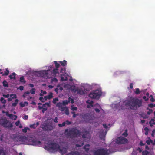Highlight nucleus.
I'll return each instance as SVG.
<instances>
[{"instance_id":"f257e3e1","label":"nucleus","mask_w":155,"mask_h":155,"mask_svg":"<svg viewBox=\"0 0 155 155\" xmlns=\"http://www.w3.org/2000/svg\"><path fill=\"white\" fill-rule=\"evenodd\" d=\"M125 105L127 107H129L131 109H134L135 108L141 106L142 101L137 98H131L127 101Z\"/></svg>"},{"instance_id":"f03ea898","label":"nucleus","mask_w":155,"mask_h":155,"mask_svg":"<svg viewBox=\"0 0 155 155\" xmlns=\"http://www.w3.org/2000/svg\"><path fill=\"white\" fill-rule=\"evenodd\" d=\"M64 132L67 136L71 138L77 137L81 134L80 131L77 129L76 127L72 128L69 130L68 129H66L65 130Z\"/></svg>"},{"instance_id":"7ed1b4c3","label":"nucleus","mask_w":155,"mask_h":155,"mask_svg":"<svg viewBox=\"0 0 155 155\" xmlns=\"http://www.w3.org/2000/svg\"><path fill=\"white\" fill-rule=\"evenodd\" d=\"M0 125L5 128L10 129L12 127V124L6 117L0 119Z\"/></svg>"},{"instance_id":"20e7f679","label":"nucleus","mask_w":155,"mask_h":155,"mask_svg":"<svg viewBox=\"0 0 155 155\" xmlns=\"http://www.w3.org/2000/svg\"><path fill=\"white\" fill-rule=\"evenodd\" d=\"M101 94V91L96 90L89 94V97L93 99H98Z\"/></svg>"},{"instance_id":"39448f33","label":"nucleus","mask_w":155,"mask_h":155,"mask_svg":"<svg viewBox=\"0 0 155 155\" xmlns=\"http://www.w3.org/2000/svg\"><path fill=\"white\" fill-rule=\"evenodd\" d=\"M94 155H108L107 149L102 148L98 149L94 152Z\"/></svg>"},{"instance_id":"423d86ee","label":"nucleus","mask_w":155,"mask_h":155,"mask_svg":"<svg viewBox=\"0 0 155 155\" xmlns=\"http://www.w3.org/2000/svg\"><path fill=\"white\" fill-rule=\"evenodd\" d=\"M128 142V140L125 138L120 136L117 138L116 142L118 144H125Z\"/></svg>"},{"instance_id":"0eeeda50","label":"nucleus","mask_w":155,"mask_h":155,"mask_svg":"<svg viewBox=\"0 0 155 155\" xmlns=\"http://www.w3.org/2000/svg\"><path fill=\"white\" fill-rule=\"evenodd\" d=\"M42 128L44 130H52L53 129L52 123L50 122L47 123Z\"/></svg>"},{"instance_id":"6e6552de","label":"nucleus","mask_w":155,"mask_h":155,"mask_svg":"<svg viewBox=\"0 0 155 155\" xmlns=\"http://www.w3.org/2000/svg\"><path fill=\"white\" fill-rule=\"evenodd\" d=\"M38 77L43 78H47L48 72L47 70H44L40 71L38 72Z\"/></svg>"},{"instance_id":"1a4fd4ad","label":"nucleus","mask_w":155,"mask_h":155,"mask_svg":"<svg viewBox=\"0 0 155 155\" xmlns=\"http://www.w3.org/2000/svg\"><path fill=\"white\" fill-rule=\"evenodd\" d=\"M49 145L51 146L49 147V148L50 149L58 151L59 150L60 148L59 145L56 143H50Z\"/></svg>"},{"instance_id":"9d476101","label":"nucleus","mask_w":155,"mask_h":155,"mask_svg":"<svg viewBox=\"0 0 155 155\" xmlns=\"http://www.w3.org/2000/svg\"><path fill=\"white\" fill-rule=\"evenodd\" d=\"M68 147H63V149H61L60 148L59 150V151L62 154H64L66 153L67 152V149L68 148Z\"/></svg>"},{"instance_id":"9b49d317","label":"nucleus","mask_w":155,"mask_h":155,"mask_svg":"<svg viewBox=\"0 0 155 155\" xmlns=\"http://www.w3.org/2000/svg\"><path fill=\"white\" fill-rule=\"evenodd\" d=\"M39 123L37 122L36 123H34L32 124H30V127L31 128L35 129L39 125Z\"/></svg>"},{"instance_id":"f8f14e48","label":"nucleus","mask_w":155,"mask_h":155,"mask_svg":"<svg viewBox=\"0 0 155 155\" xmlns=\"http://www.w3.org/2000/svg\"><path fill=\"white\" fill-rule=\"evenodd\" d=\"M16 73H12V75H10L9 76V77L10 79H15L16 77Z\"/></svg>"},{"instance_id":"ddd939ff","label":"nucleus","mask_w":155,"mask_h":155,"mask_svg":"<svg viewBox=\"0 0 155 155\" xmlns=\"http://www.w3.org/2000/svg\"><path fill=\"white\" fill-rule=\"evenodd\" d=\"M105 135H106V133L104 134L103 133V131L100 134L99 137H100V138L101 139H103L104 140L105 136Z\"/></svg>"},{"instance_id":"4468645a","label":"nucleus","mask_w":155,"mask_h":155,"mask_svg":"<svg viewBox=\"0 0 155 155\" xmlns=\"http://www.w3.org/2000/svg\"><path fill=\"white\" fill-rule=\"evenodd\" d=\"M66 69L65 68H61V71H60V73H62L61 75L62 76L64 75L65 73Z\"/></svg>"},{"instance_id":"2eb2a0df","label":"nucleus","mask_w":155,"mask_h":155,"mask_svg":"<svg viewBox=\"0 0 155 155\" xmlns=\"http://www.w3.org/2000/svg\"><path fill=\"white\" fill-rule=\"evenodd\" d=\"M59 63L61 64V65L62 66H66L67 63V61L64 60L63 61H60Z\"/></svg>"},{"instance_id":"dca6fc26","label":"nucleus","mask_w":155,"mask_h":155,"mask_svg":"<svg viewBox=\"0 0 155 155\" xmlns=\"http://www.w3.org/2000/svg\"><path fill=\"white\" fill-rule=\"evenodd\" d=\"M89 116V115L88 114H85L82 116V117L85 120L88 119Z\"/></svg>"},{"instance_id":"f3484780","label":"nucleus","mask_w":155,"mask_h":155,"mask_svg":"<svg viewBox=\"0 0 155 155\" xmlns=\"http://www.w3.org/2000/svg\"><path fill=\"white\" fill-rule=\"evenodd\" d=\"M77 91L78 93L80 94L83 95L84 94V90L81 89H78L77 90Z\"/></svg>"},{"instance_id":"a211bd4d","label":"nucleus","mask_w":155,"mask_h":155,"mask_svg":"<svg viewBox=\"0 0 155 155\" xmlns=\"http://www.w3.org/2000/svg\"><path fill=\"white\" fill-rule=\"evenodd\" d=\"M154 121L155 120L154 119H151V120L150 121L149 123L150 124V127H152L153 125H155Z\"/></svg>"},{"instance_id":"6ab92c4d","label":"nucleus","mask_w":155,"mask_h":155,"mask_svg":"<svg viewBox=\"0 0 155 155\" xmlns=\"http://www.w3.org/2000/svg\"><path fill=\"white\" fill-rule=\"evenodd\" d=\"M19 81L24 84H25L26 82L23 76H22L20 78Z\"/></svg>"},{"instance_id":"aec40b11","label":"nucleus","mask_w":155,"mask_h":155,"mask_svg":"<svg viewBox=\"0 0 155 155\" xmlns=\"http://www.w3.org/2000/svg\"><path fill=\"white\" fill-rule=\"evenodd\" d=\"M18 99H16L15 100V102L13 103L12 104V107H15L17 106L18 103Z\"/></svg>"},{"instance_id":"412c9836","label":"nucleus","mask_w":155,"mask_h":155,"mask_svg":"<svg viewBox=\"0 0 155 155\" xmlns=\"http://www.w3.org/2000/svg\"><path fill=\"white\" fill-rule=\"evenodd\" d=\"M53 93L51 92H50L49 93V94L47 95V98H48V99H51L53 97Z\"/></svg>"},{"instance_id":"4be33fe9","label":"nucleus","mask_w":155,"mask_h":155,"mask_svg":"<svg viewBox=\"0 0 155 155\" xmlns=\"http://www.w3.org/2000/svg\"><path fill=\"white\" fill-rule=\"evenodd\" d=\"M33 142L34 143L35 145L40 144L41 143V142L39 140L37 141L33 140Z\"/></svg>"},{"instance_id":"5701e85b","label":"nucleus","mask_w":155,"mask_h":155,"mask_svg":"<svg viewBox=\"0 0 155 155\" xmlns=\"http://www.w3.org/2000/svg\"><path fill=\"white\" fill-rule=\"evenodd\" d=\"M3 86L5 87H8V84L6 81H3Z\"/></svg>"},{"instance_id":"b1692460","label":"nucleus","mask_w":155,"mask_h":155,"mask_svg":"<svg viewBox=\"0 0 155 155\" xmlns=\"http://www.w3.org/2000/svg\"><path fill=\"white\" fill-rule=\"evenodd\" d=\"M41 93H40L39 94V95L40 96H43V94H46L47 93V92L45 91H44L43 90H41Z\"/></svg>"},{"instance_id":"393cba45","label":"nucleus","mask_w":155,"mask_h":155,"mask_svg":"<svg viewBox=\"0 0 155 155\" xmlns=\"http://www.w3.org/2000/svg\"><path fill=\"white\" fill-rule=\"evenodd\" d=\"M90 101V100H87V101H86V102L87 103L89 104L91 107H93V101H91L90 102L89 101Z\"/></svg>"},{"instance_id":"a878e982","label":"nucleus","mask_w":155,"mask_h":155,"mask_svg":"<svg viewBox=\"0 0 155 155\" xmlns=\"http://www.w3.org/2000/svg\"><path fill=\"white\" fill-rule=\"evenodd\" d=\"M5 70L6 71H5V73H4V74H3V76L8 75L9 73V71L7 68H6Z\"/></svg>"},{"instance_id":"bb28decb","label":"nucleus","mask_w":155,"mask_h":155,"mask_svg":"<svg viewBox=\"0 0 155 155\" xmlns=\"http://www.w3.org/2000/svg\"><path fill=\"white\" fill-rule=\"evenodd\" d=\"M146 143L148 145H149L151 143H152V140L150 139V138H149V140H147L146 141Z\"/></svg>"},{"instance_id":"cd10ccee","label":"nucleus","mask_w":155,"mask_h":155,"mask_svg":"<svg viewBox=\"0 0 155 155\" xmlns=\"http://www.w3.org/2000/svg\"><path fill=\"white\" fill-rule=\"evenodd\" d=\"M69 155H79L78 153L76 151L71 152L69 153Z\"/></svg>"},{"instance_id":"c85d7f7f","label":"nucleus","mask_w":155,"mask_h":155,"mask_svg":"<svg viewBox=\"0 0 155 155\" xmlns=\"http://www.w3.org/2000/svg\"><path fill=\"white\" fill-rule=\"evenodd\" d=\"M27 130H30L29 128L28 127H25L24 128L22 129V131L24 133H26L27 131Z\"/></svg>"},{"instance_id":"c756f323","label":"nucleus","mask_w":155,"mask_h":155,"mask_svg":"<svg viewBox=\"0 0 155 155\" xmlns=\"http://www.w3.org/2000/svg\"><path fill=\"white\" fill-rule=\"evenodd\" d=\"M1 102L4 104H5L6 103V100L3 97H1L0 98Z\"/></svg>"},{"instance_id":"7c9ffc66","label":"nucleus","mask_w":155,"mask_h":155,"mask_svg":"<svg viewBox=\"0 0 155 155\" xmlns=\"http://www.w3.org/2000/svg\"><path fill=\"white\" fill-rule=\"evenodd\" d=\"M0 155H6L3 149H0Z\"/></svg>"},{"instance_id":"2f4dec72","label":"nucleus","mask_w":155,"mask_h":155,"mask_svg":"<svg viewBox=\"0 0 155 155\" xmlns=\"http://www.w3.org/2000/svg\"><path fill=\"white\" fill-rule=\"evenodd\" d=\"M140 93V89L138 88H136L135 89V93L136 94H139Z\"/></svg>"},{"instance_id":"473e14b6","label":"nucleus","mask_w":155,"mask_h":155,"mask_svg":"<svg viewBox=\"0 0 155 155\" xmlns=\"http://www.w3.org/2000/svg\"><path fill=\"white\" fill-rule=\"evenodd\" d=\"M6 115L11 119L14 118V115H13L12 114H9L7 113L6 114Z\"/></svg>"},{"instance_id":"72a5a7b5","label":"nucleus","mask_w":155,"mask_h":155,"mask_svg":"<svg viewBox=\"0 0 155 155\" xmlns=\"http://www.w3.org/2000/svg\"><path fill=\"white\" fill-rule=\"evenodd\" d=\"M58 81V80L56 78H54L52 79H51V83H53L54 82H57Z\"/></svg>"},{"instance_id":"f704fd0d","label":"nucleus","mask_w":155,"mask_h":155,"mask_svg":"<svg viewBox=\"0 0 155 155\" xmlns=\"http://www.w3.org/2000/svg\"><path fill=\"white\" fill-rule=\"evenodd\" d=\"M63 104L59 102L57 104V106L58 107H62Z\"/></svg>"},{"instance_id":"c9c22d12","label":"nucleus","mask_w":155,"mask_h":155,"mask_svg":"<svg viewBox=\"0 0 155 155\" xmlns=\"http://www.w3.org/2000/svg\"><path fill=\"white\" fill-rule=\"evenodd\" d=\"M143 155H148L149 154V152L147 150L143 151L142 153Z\"/></svg>"},{"instance_id":"e433bc0d","label":"nucleus","mask_w":155,"mask_h":155,"mask_svg":"<svg viewBox=\"0 0 155 155\" xmlns=\"http://www.w3.org/2000/svg\"><path fill=\"white\" fill-rule=\"evenodd\" d=\"M65 125H66V123H65V122H63L62 123V124H58V126L59 127H63V126H65Z\"/></svg>"},{"instance_id":"4c0bfd02","label":"nucleus","mask_w":155,"mask_h":155,"mask_svg":"<svg viewBox=\"0 0 155 155\" xmlns=\"http://www.w3.org/2000/svg\"><path fill=\"white\" fill-rule=\"evenodd\" d=\"M69 102V101L67 100H64L63 102V104L64 105H67L68 104V103Z\"/></svg>"},{"instance_id":"58836bf2","label":"nucleus","mask_w":155,"mask_h":155,"mask_svg":"<svg viewBox=\"0 0 155 155\" xmlns=\"http://www.w3.org/2000/svg\"><path fill=\"white\" fill-rule=\"evenodd\" d=\"M36 90L34 88H33L31 89V90L30 91V92L32 94H34L35 93Z\"/></svg>"},{"instance_id":"ea45409f","label":"nucleus","mask_w":155,"mask_h":155,"mask_svg":"<svg viewBox=\"0 0 155 155\" xmlns=\"http://www.w3.org/2000/svg\"><path fill=\"white\" fill-rule=\"evenodd\" d=\"M54 63L56 68L58 69L60 66V64L56 61H54Z\"/></svg>"},{"instance_id":"a19ab883","label":"nucleus","mask_w":155,"mask_h":155,"mask_svg":"<svg viewBox=\"0 0 155 155\" xmlns=\"http://www.w3.org/2000/svg\"><path fill=\"white\" fill-rule=\"evenodd\" d=\"M85 134H84L82 136V137L83 138H86V135L87 134H88L89 133V132L88 131H86L85 132Z\"/></svg>"},{"instance_id":"79ce46f5","label":"nucleus","mask_w":155,"mask_h":155,"mask_svg":"<svg viewBox=\"0 0 155 155\" xmlns=\"http://www.w3.org/2000/svg\"><path fill=\"white\" fill-rule=\"evenodd\" d=\"M58 101V98H54L53 99V102L54 104H56L57 101Z\"/></svg>"},{"instance_id":"37998d69","label":"nucleus","mask_w":155,"mask_h":155,"mask_svg":"<svg viewBox=\"0 0 155 155\" xmlns=\"http://www.w3.org/2000/svg\"><path fill=\"white\" fill-rule=\"evenodd\" d=\"M122 135L125 137H127L128 135L127 133V130H126L123 133Z\"/></svg>"},{"instance_id":"c03bdc74","label":"nucleus","mask_w":155,"mask_h":155,"mask_svg":"<svg viewBox=\"0 0 155 155\" xmlns=\"http://www.w3.org/2000/svg\"><path fill=\"white\" fill-rule=\"evenodd\" d=\"M68 101H70L71 103L72 104L74 102V100L73 99H72L71 98V97H69L68 99Z\"/></svg>"},{"instance_id":"a18cd8bd","label":"nucleus","mask_w":155,"mask_h":155,"mask_svg":"<svg viewBox=\"0 0 155 155\" xmlns=\"http://www.w3.org/2000/svg\"><path fill=\"white\" fill-rule=\"evenodd\" d=\"M10 97H12L13 99L16 98L17 97V95L15 94H11Z\"/></svg>"},{"instance_id":"49530a36","label":"nucleus","mask_w":155,"mask_h":155,"mask_svg":"<svg viewBox=\"0 0 155 155\" xmlns=\"http://www.w3.org/2000/svg\"><path fill=\"white\" fill-rule=\"evenodd\" d=\"M150 101L152 102H153L155 101V99L153 98V96L151 95H150Z\"/></svg>"},{"instance_id":"de8ad7c7","label":"nucleus","mask_w":155,"mask_h":155,"mask_svg":"<svg viewBox=\"0 0 155 155\" xmlns=\"http://www.w3.org/2000/svg\"><path fill=\"white\" fill-rule=\"evenodd\" d=\"M19 105L21 107H24L25 106L24 103L21 102L19 103Z\"/></svg>"},{"instance_id":"09e8293b","label":"nucleus","mask_w":155,"mask_h":155,"mask_svg":"<svg viewBox=\"0 0 155 155\" xmlns=\"http://www.w3.org/2000/svg\"><path fill=\"white\" fill-rule=\"evenodd\" d=\"M47 110V108L43 107L42 109V112L43 113Z\"/></svg>"},{"instance_id":"8fccbe9b","label":"nucleus","mask_w":155,"mask_h":155,"mask_svg":"<svg viewBox=\"0 0 155 155\" xmlns=\"http://www.w3.org/2000/svg\"><path fill=\"white\" fill-rule=\"evenodd\" d=\"M65 122L66 124H67L68 125H69L71 124V122L68 120H66Z\"/></svg>"},{"instance_id":"3c124183","label":"nucleus","mask_w":155,"mask_h":155,"mask_svg":"<svg viewBox=\"0 0 155 155\" xmlns=\"http://www.w3.org/2000/svg\"><path fill=\"white\" fill-rule=\"evenodd\" d=\"M39 99L40 100L41 102H44L45 101V99L42 97H40Z\"/></svg>"},{"instance_id":"603ef678","label":"nucleus","mask_w":155,"mask_h":155,"mask_svg":"<svg viewBox=\"0 0 155 155\" xmlns=\"http://www.w3.org/2000/svg\"><path fill=\"white\" fill-rule=\"evenodd\" d=\"M10 95L9 94H3L2 96L4 97L5 98H8L9 96Z\"/></svg>"},{"instance_id":"864d4df0","label":"nucleus","mask_w":155,"mask_h":155,"mask_svg":"<svg viewBox=\"0 0 155 155\" xmlns=\"http://www.w3.org/2000/svg\"><path fill=\"white\" fill-rule=\"evenodd\" d=\"M87 146L89 147V145L88 144L87 145H85L84 147V148L85 149L86 151H88L89 150V148H86V147H87Z\"/></svg>"},{"instance_id":"5fc2aeb1","label":"nucleus","mask_w":155,"mask_h":155,"mask_svg":"<svg viewBox=\"0 0 155 155\" xmlns=\"http://www.w3.org/2000/svg\"><path fill=\"white\" fill-rule=\"evenodd\" d=\"M152 112H153V110L152 109H149V111L147 112V114L148 115H150Z\"/></svg>"},{"instance_id":"6e6d98bb","label":"nucleus","mask_w":155,"mask_h":155,"mask_svg":"<svg viewBox=\"0 0 155 155\" xmlns=\"http://www.w3.org/2000/svg\"><path fill=\"white\" fill-rule=\"evenodd\" d=\"M65 113L67 115H68L69 114V111L68 109H66L65 110Z\"/></svg>"},{"instance_id":"4d7b16f0","label":"nucleus","mask_w":155,"mask_h":155,"mask_svg":"<svg viewBox=\"0 0 155 155\" xmlns=\"http://www.w3.org/2000/svg\"><path fill=\"white\" fill-rule=\"evenodd\" d=\"M15 124L16 126H19L21 124L20 121L19 120H18L15 122Z\"/></svg>"},{"instance_id":"13d9d810","label":"nucleus","mask_w":155,"mask_h":155,"mask_svg":"<svg viewBox=\"0 0 155 155\" xmlns=\"http://www.w3.org/2000/svg\"><path fill=\"white\" fill-rule=\"evenodd\" d=\"M61 80L62 81H65L66 80L61 75Z\"/></svg>"},{"instance_id":"bf43d9fd","label":"nucleus","mask_w":155,"mask_h":155,"mask_svg":"<svg viewBox=\"0 0 155 155\" xmlns=\"http://www.w3.org/2000/svg\"><path fill=\"white\" fill-rule=\"evenodd\" d=\"M154 135H155V130H153L152 131V133L151 134V136L152 137H153L154 136Z\"/></svg>"},{"instance_id":"052dcab7","label":"nucleus","mask_w":155,"mask_h":155,"mask_svg":"<svg viewBox=\"0 0 155 155\" xmlns=\"http://www.w3.org/2000/svg\"><path fill=\"white\" fill-rule=\"evenodd\" d=\"M19 89L20 91H22L23 90L24 87L22 86H20L19 87Z\"/></svg>"},{"instance_id":"680f3d73","label":"nucleus","mask_w":155,"mask_h":155,"mask_svg":"<svg viewBox=\"0 0 155 155\" xmlns=\"http://www.w3.org/2000/svg\"><path fill=\"white\" fill-rule=\"evenodd\" d=\"M71 109L73 111L76 110H77V108L76 107H72Z\"/></svg>"},{"instance_id":"e2e57ef3","label":"nucleus","mask_w":155,"mask_h":155,"mask_svg":"<svg viewBox=\"0 0 155 155\" xmlns=\"http://www.w3.org/2000/svg\"><path fill=\"white\" fill-rule=\"evenodd\" d=\"M143 99L145 101H148L149 100V98L148 97H147L145 96H144L143 97Z\"/></svg>"},{"instance_id":"0e129e2a","label":"nucleus","mask_w":155,"mask_h":155,"mask_svg":"<svg viewBox=\"0 0 155 155\" xmlns=\"http://www.w3.org/2000/svg\"><path fill=\"white\" fill-rule=\"evenodd\" d=\"M23 118L25 120H27L28 118V115H25L24 116Z\"/></svg>"},{"instance_id":"69168bd1","label":"nucleus","mask_w":155,"mask_h":155,"mask_svg":"<svg viewBox=\"0 0 155 155\" xmlns=\"http://www.w3.org/2000/svg\"><path fill=\"white\" fill-rule=\"evenodd\" d=\"M71 113L72 114H73V118H75L76 117V115L75 114V112H73Z\"/></svg>"},{"instance_id":"338daca9","label":"nucleus","mask_w":155,"mask_h":155,"mask_svg":"<svg viewBox=\"0 0 155 155\" xmlns=\"http://www.w3.org/2000/svg\"><path fill=\"white\" fill-rule=\"evenodd\" d=\"M13 99L12 97H10V95L9 96V97L8 98V101H12V100Z\"/></svg>"},{"instance_id":"774afa93","label":"nucleus","mask_w":155,"mask_h":155,"mask_svg":"<svg viewBox=\"0 0 155 155\" xmlns=\"http://www.w3.org/2000/svg\"><path fill=\"white\" fill-rule=\"evenodd\" d=\"M57 71H58V69L56 68L55 69H54L53 70V71L55 73H57Z\"/></svg>"}]
</instances>
